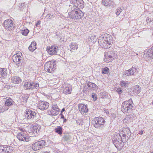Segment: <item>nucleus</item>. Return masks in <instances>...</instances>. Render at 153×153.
I'll return each mask as SVG.
<instances>
[{"label":"nucleus","instance_id":"1a4fd4ad","mask_svg":"<svg viewBox=\"0 0 153 153\" xmlns=\"http://www.w3.org/2000/svg\"><path fill=\"white\" fill-rule=\"evenodd\" d=\"M3 26L7 30L10 31L14 28L13 21L10 19H8L4 21L3 23Z\"/></svg>","mask_w":153,"mask_h":153},{"label":"nucleus","instance_id":"de8ad7c7","mask_svg":"<svg viewBox=\"0 0 153 153\" xmlns=\"http://www.w3.org/2000/svg\"><path fill=\"white\" fill-rule=\"evenodd\" d=\"M107 56H108V57L109 58V59H110L111 61L114 59V57L113 56L109 55H108Z\"/></svg>","mask_w":153,"mask_h":153},{"label":"nucleus","instance_id":"5701e85b","mask_svg":"<svg viewBox=\"0 0 153 153\" xmlns=\"http://www.w3.org/2000/svg\"><path fill=\"white\" fill-rule=\"evenodd\" d=\"M14 103L13 101L10 98L6 99L4 102V105L5 107L9 108L11 105H13Z\"/></svg>","mask_w":153,"mask_h":153},{"label":"nucleus","instance_id":"58836bf2","mask_svg":"<svg viewBox=\"0 0 153 153\" xmlns=\"http://www.w3.org/2000/svg\"><path fill=\"white\" fill-rule=\"evenodd\" d=\"M102 74H106L108 73L109 71V69L107 67H105L102 69Z\"/></svg>","mask_w":153,"mask_h":153},{"label":"nucleus","instance_id":"79ce46f5","mask_svg":"<svg viewBox=\"0 0 153 153\" xmlns=\"http://www.w3.org/2000/svg\"><path fill=\"white\" fill-rule=\"evenodd\" d=\"M46 17L47 19H52L53 18L54 16L53 15H51V14H48L46 16Z\"/></svg>","mask_w":153,"mask_h":153},{"label":"nucleus","instance_id":"774afa93","mask_svg":"<svg viewBox=\"0 0 153 153\" xmlns=\"http://www.w3.org/2000/svg\"><path fill=\"white\" fill-rule=\"evenodd\" d=\"M152 153H153V152Z\"/></svg>","mask_w":153,"mask_h":153},{"label":"nucleus","instance_id":"e2e57ef3","mask_svg":"<svg viewBox=\"0 0 153 153\" xmlns=\"http://www.w3.org/2000/svg\"><path fill=\"white\" fill-rule=\"evenodd\" d=\"M70 65H71L72 64H71V63H70Z\"/></svg>","mask_w":153,"mask_h":153},{"label":"nucleus","instance_id":"7c9ffc66","mask_svg":"<svg viewBox=\"0 0 153 153\" xmlns=\"http://www.w3.org/2000/svg\"><path fill=\"white\" fill-rule=\"evenodd\" d=\"M56 109H51V111L48 110V113L50 115H52L53 116L56 115L58 114L59 113V111H58L57 112H56Z\"/></svg>","mask_w":153,"mask_h":153},{"label":"nucleus","instance_id":"37998d69","mask_svg":"<svg viewBox=\"0 0 153 153\" xmlns=\"http://www.w3.org/2000/svg\"><path fill=\"white\" fill-rule=\"evenodd\" d=\"M104 60L107 62H108L111 61V60L110 59H109V58L108 57V56H106V55L105 56Z\"/></svg>","mask_w":153,"mask_h":153},{"label":"nucleus","instance_id":"13d9d810","mask_svg":"<svg viewBox=\"0 0 153 153\" xmlns=\"http://www.w3.org/2000/svg\"><path fill=\"white\" fill-rule=\"evenodd\" d=\"M67 119H64L63 120V122H65L67 121Z\"/></svg>","mask_w":153,"mask_h":153},{"label":"nucleus","instance_id":"6e6552de","mask_svg":"<svg viewBox=\"0 0 153 153\" xmlns=\"http://www.w3.org/2000/svg\"><path fill=\"white\" fill-rule=\"evenodd\" d=\"M71 5L78 8L82 9L83 8V1L82 0H69Z\"/></svg>","mask_w":153,"mask_h":153},{"label":"nucleus","instance_id":"c756f323","mask_svg":"<svg viewBox=\"0 0 153 153\" xmlns=\"http://www.w3.org/2000/svg\"><path fill=\"white\" fill-rule=\"evenodd\" d=\"M133 91L136 93H139L140 92L141 90V87L139 85H136L133 87Z\"/></svg>","mask_w":153,"mask_h":153},{"label":"nucleus","instance_id":"c85d7f7f","mask_svg":"<svg viewBox=\"0 0 153 153\" xmlns=\"http://www.w3.org/2000/svg\"><path fill=\"white\" fill-rule=\"evenodd\" d=\"M72 89L70 87H67L64 88L63 89V93L65 94H70L71 93Z\"/></svg>","mask_w":153,"mask_h":153},{"label":"nucleus","instance_id":"72a5a7b5","mask_svg":"<svg viewBox=\"0 0 153 153\" xmlns=\"http://www.w3.org/2000/svg\"><path fill=\"white\" fill-rule=\"evenodd\" d=\"M63 138L65 141H67L71 140L72 139V137L71 135L68 134H66L65 135Z\"/></svg>","mask_w":153,"mask_h":153},{"label":"nucleus","instance_id":"423d86ee","mask_svg":"<svg viewBox=\"0 0 153 153\" xmlns=\"http://www.w3.org/2000/svg\"><path fill=\"white\" fill-rule=\"evenodd\" d=\"M38 84L33 82L32 81L27 82L25 83L24 86L26 88V89L32 90L34 88L37 89L39 87Z\"/></svg>","mask_w":153,"mask_h":153},{"label":"nucleus","instance_id":"6e6d98bb","mask_svg":"<svg viewBox=\"0 0 153 153\" xmlns=\"http://www.w3.org/2000/svg\"><path fill=\"white\" fill-rule=\"evenodd\" d=\"M126 134L124 133V134L123 135V137H125L126 138Z\"/></svg>","mask_w":153,"mask_h":153},{"label":"nucleus","instance_id":"a211bd4d","mask_svg":"<svg viewBox=\"0 0 153 153\" xmlns=\"http://www.w3.org/2000/svg\"><path fill=\"white\" fill-rule=\"evenodd\" d=\"M136 68L132 67L128 70L125 71L124 72V74L126 76L132 75L134 74L135 72H136Z\"/></svg>","mask_w":153,"mask_h":153},{"label":"nucleus","instance_id":"052dcab7","mask_svg":"<svg viewBox=\"0 0 153 153\" xmlns=\"http://www.w3.org/2000/svg\"><path fill=\"white\" fill-rule=\"evenodd\" d=\"M115 146L116 148H117V146L116 145H115Z\"/></svg>","mask_w":153,"mask_h":153},{"label":"nucleus","instance_id":"2eb2a0df","mask_svg":"<svg viewBox=\"0 0 153 153\" xmlns=\"http://www.w3.org/2000/svg\"><path fill=\"white\" fill-rule=\"evenodd\" d=\"M38 107L41 110L47 109L49 106V103L46 102L40 101L39 102Z\"/></svg>","mask_w":153,"mask_h":153},{"label":"nucleus","instance_id":"e433bc0d","mask_svg":"<svg viewBox=\"0 0 153 153\" xmlns=\"http://www.w3.org/2000/svg\"><path fill=\"white\" fill-rule=\"evenodd\" d=\"M128 83L127 81H123L120 82V85L122 87H126Z\"/></svg>","mask_w":153,"mask_h":153},{"label":"nucleus","instance_id":"2f4dec72","mask_svg":"<svg viewBox=\"0 0 153 153\" xmlns=\"http://www.w3.org/2000/svg\"><path fill=\"white\" fill-rule=\"evenodd\" d=\"M39 126H34L31 129L33 133H39Z\"/></svg>","mask_w":153,"mask_h":153},{"label":"nucleus","instance_id":"49530a36","mask_svg":"<svg viewBox=\"0 0 153 153\" xmlns=\"http://www.w3.org/2000/svg\"><path fill=\"white\" fill-rule=\"evenodd\" d=\"M91 97H92L93 99V100L94 101L96 100L97 99V95L94 93H93L92 94Z\"/></svg>","mask_w":153,"mask_h":153},{"label":"nucleus","instance_id":"c9c22d12","mask_svg":"<svg viewBox=\"0 0 153 153\" xmlns=\"http://www.w3.org/2000/svg\"><path fill=\"white\" fill-rule=\"evenodd\" d=\"M29 32V30L27 29H24L21 31V33L24 36H26Z\"/></svg>","mask_w":153,"mask_h":153},{"label":"nucleus","instance_id":"c03bdc74","mask_svg":"<svg viewBox=\"0 0 153 153\" xmlns=\"http://www.w3.org/2000/svg\"><path fill=\"white\" fill-rule=\"evenodd\" d=\"M4 146H0V153H5L4 152Z\"/></svg>","mask_w":153,"mask_h":153},{"label":"nucleus","instance_id":"4c0bfd02","mask_svg":"<svg viewBox=\"0 0 153 153\" xmlns=\"http://www.w3.org/2000/svg\"><path fill=\"white\" fill-rule=\"evenodd\" d=\"M52 109H56V112H57L58 111H59V109L58 108V107L57 105V104H53L52 105Z\"/></svg>","mask_w":153,"mask_h":153},{"label":"nucleus","instance_id":"69168bd1","mask_svg":"<svg viewBox=\"0 0 153 153\" xmlns=\"http://www.w3.org/2000/svg\"><path fill=\"white\" fill-rule=\"evenodd\" d=\"M72 63H75V62H73Z\"/></svg>","mask_w":153,"mask_h":153},{"label":"nucleus","instance_id":"cd10ccee","mask_svg":"<svg viewBox=\"0 0 153 153\" xmlns=\"http://www.w3.org/2000/svg\"><path fill=\"white\" fill-rule=\"evenodd\" d=\"M4 152L6 153H11L13 151V147L10 146H4Z\"/></svg>","mask_w":153,"mask_h":153},{"label":"nucleus","instance_id":"ddd939ff","mask_svg":"<svg viewBox=\"0 0 153 153\" xmlns=\"http://www.w3.org/2000/svg\"><path fill=\"white\" fill-rule=\"evenodd\" d=\"M102 3L105 6L110 8H113L116 5L115 3L111 0H102Z\"/></svg>","mask_w":153,"mask_h":153},{"label":"nucleus","instance_id":"4468645a","mask_svg":"<svg viewBox=\"0 0 153 153\" xmlns=\"http://www.w3.org/2000/svg\"><path fill=\"white\" fill-rule=\"evenodd\" d=\"M78 108L82 114H84L85 113L87 112L88 111L87 105L84 104H80L78 105Z\"/></svg>","mask_w":153,"mask_h":153},{"label":"nucleus","instance_id":"864d4df0","mask_svg":"<svg viewBox=\"0 0 153 153\" xmlns=\"http://www.w3.org/2000/svg\"><path fill=\"white\" fill-rule=\"evenodd\" d=\"M60 115L61 116V118L62 119H64V117L63 115L62 114V113H61L60 114Z\"/></svg>","mask_w":153,"mask_h":153},{"label":"nucleus","instance_id":"aec40b11","mask_svg":"<svg viewBox=\"0 0 153 153\" xmlns=\"http://www.w3.org/2000/svg\"><path fill=\"white\" fill-rule=\"evenodd\" d=\"M7 76V69L6 68L0 69V78H5Z\"/></svg>","mask_w":153,"mask_h":153},{"label":"nucleus","instance_id":"4be33fe9","mask_svg":"<svg viewBox=\"0 0 153 153\" xmlns=\"http://www.w3.org/2000/svg\"><path fill=\"white\" fill-rule=\"evenodd\" d=\"M11 82L14 83L19 84L22 82L20 78L17 76H14L12 77L11 79Z\"/></svg>","mask_w":153,"mask_h":153},{"label":"nucleus","instance_id":"f03ea898","mask_svg":"<svg viewBox=\"0 0 153 153\" xmlns=\"http://www.w3.org/2000/svg\"><path fill=\"white\" fill-rule=\"evenodd\" d=\"M56 66V64L52 60L49 61L45 63L44 65V68L45 70L51 73L55 70V67Z\"/></svg>","mask_w":153,"mask_h":153},{"label":"nucleus","instance_id":"a18cd8bd","mask_svg":"<svg viewBox=\"0 0 153 153\" xmlns=\"http://www.w3.org/2000/svg\"><path fill=\"white\" fill-rule=\"evenodd\" d=\"M123 10V9L121 8H119L117 9V11L116 12V15L117 16H118L120 15V13L121 12L122 10Z\"/></svg>","mask_w":153,"mask_h":153},{"label":"nucleus","instance_id":"0e129e2a","mask_svg":"<svg viewBox=\"0 0 153 153\" xmlns=\"http://www.w3.org/2000/svg\"><path fill=\"white\" fill-rule=\"evenodd\" d=\"M76 66V65H74V66H73V67H75Z\"/></svg>","mask_w":153,"mask_h":153},{"label":"nucleus","instance_id":"a19ab883","mask_svg":"<svg viewBox=\"0 0 153 153\" xmlns=\"http://www.w3.org/2000/svg\"><path fill=\"white\" fill-rule=\"evenodd\" d=\"M9 109L7 107H0V111L1 112H3L5 111H6L8 110Z\"/></svg>","mask_w":153,"mask_h":153},{"label":"nucleus","instance_id":"6ab92c4d","mask_svg":"<svg viewBox=\"0 0 153 153\" xmlns=\"http://www.w3.org/2000/svg\"><path fill=\"white\" fill-rule=\"evenodd\" d=\"M98 42L100 44V45L102 46L104 48H107L110 47V46L108 45L107 42L104 39H103V38L102 40L100 39H99Z\"/></svg>","mask_w":153,"mask_h":153},{"label":"nucleus","instance_id":"f704fd0d","mask_svg":"<svg viewBox=\"0 0 153 153\" xmlns=\"http://www.w3.org/2000/svg\"><path fill=\"white\" fill-rule=\"evenodd\" d=\"M70 46L71 49H77L78 48V45L75 43H72Z\"/></svg>","mask_w":153,"mask_h":153},{"label":"nucleus","instance_id":"f8f14e48","mask_svg":"<svg viewBox=\"0 0 153 153\" xmlns=\"http://www.w3.org/2000/svg\"><path fill=\"white\" fill-rule=\"evenodd\" d=\"M17 138L20 140L27 142L30 140L29 136L23 132L19 133L17 136Z\"/></svg>","mask_w":153,"mask_h":153},{"label":"nucleus","instance_id":"8fccbe9b","mask_svg":"<svg viewBox=\"0 0 153 153\" xmlns=\"http://www.w3.org/2000/svg\"><path fill=\"white\" fill-rule=\"evenodd\" d=\"M121 141H122L123 143H124L126 141V138L125 137H123L122 138L121 137Z\"/></svg>","mask_w":153,"mask_h":153},{"label":"nucleus","instance_id":"09e8293b","mask_svg":"<svg viewBox=\"0 0 153 153\" xmlns=\"http://www.w3.org/2000/svg\"><path fill=\"white\" fill-rule=\"evenodd\" d=\"M116 91L119 93V94H120L122 91V90L120 88H118L116 90Z\"/></svg>","mask_w":153,"mask_h":153},{"label":"nucleus","instance_id":"393cba45","mask_svg":"<svg viewBox=\"0 0 153 153\" xmlns=\"http://www.w3.org/2000/svg\"><path fill=\"white\" fill-rule=\"evenodd\" d=\"M122 131L123 133L126 134L127 135V137H129L131 134V132L130 131V130L129 128L128 127L124 128H123Z\"/></svg>","mask_w":153,"mask_h":153},{"label":"nucleus","instance_id":"ea45409f","mask_svg":"<svg viewBox=\"0 0 153 153\" xmlns=\"http://www.w3.org/2000/svg\"><path fill=\"white\" fill-rule=\"evenodd\" d=\"M76 123L80 126H82L83 123V120L81 119H78L76 121Z\"/></svg>","mask_w":153,"mask_h":153},{"label":"nucleus","instance_id":"7ed1b4c3","mask_svg":"<svg viewBox=\"0 0 153 153\" xmlns=\"http://www.w3.org/2000/svg\"><path fill=\"white\" fill-rule=\"evenodd\" d=\"M94 127L97 128L101 125H103L105 123L104 119L101 117H95L92 122Z\"/></svg>","mask_w":153,"mask_h":153},{"label":"nucleus","instance_id":"3c124183","mask_svg":"<svg viewBox=\"0 0 153 153\" xmlns=\"http://www.w3.org/2000/svg\"><path fill=\"white\" fill-rule=\"evenodd\" d=\"M152 21V19L150 18L149 17L147 18L146 19V22L147 23L151 22Z\"/></svg>","mask_w":153,"mask_h":153},{"label":"nucleus","instance_id":"f257e3e1","mask_svg":"<svg viewBox=\"0 0 153 153\" xmlns=\"http://www.w3.org/2000/svg\"><path fill=\"white\" fill-rule=\"evenodd\" d=\"M131 99L129 101H125L121 105L122 110L124 113H129L132 110L133 107Z\"/></svg>","mask_w":153,"mask_h":153},{"label":"nucleus","instance_id":"dca6fc26","mask_svg":"<svg viewBox=\"0 0 153 153\" xmlns=\"http://www.w3.org/2000/svg\"><path fill=\"white\" fill-rule=\"evenodd\" d=\"M103 38L107 42L108 45L110 46L111 43L113 42L112 37L109 34H105Z\"/></svg>","mask_w":153,"mask_h":153},{"label":"nucleus","instance_id":"0eeeda50","mask_svg":"<svg viewBox=\"0 0 153 153\" xmlns=\"http://www.w3.org/2000/svg\"><path fill=\"white\" fill-rule=\"evenodd\" d=\"M22 53L19 52L14 54L13 56V61L15 62L16 65L19 66V65L22 62Z\"/></svg>","mask_w":153,"mask_h":153},{"label":"nucleus","instance_id":"4d7b16f0","mask_svg":"<svg viewBox=\"0 0 153 153\" xmlns=\"http://www.w3.org/2000/svg\"><path fill=\"white\" fill-rule=\"evenodd\" d=\"M65 111V109L64 108H63L61 111V113H62V112Z\"/></svg>","mask_w":153,"mask_h":153},{"label":"nucleus","instance_id":"9b49d317","mask_svg":"<svg viewBox=\"0 0 153 153\" xmlns=\"http://www.w3.org/2000/svg\"><path fill=\"white\" fill-rule=\"evenodd\" d=\"M36 113L31 110L27 109L26 111L25 117L27 119H33L36 117Z\"/></svg>","mask_w":153,"mask_h":153},{"label":"nucleus","instance_id":"a878e982","mask_svg":"<svg viewBox=\"0 0 153 153\" xmlns=\"http://www.w3.org/2000/svg\"><path fill=\"white\" fill-rule=\"evenodd\" d=\"M36 44L35 41L32 42L30 45L29 47V50L31 51H33L36 49Z\"/></svg>","mask_w":153,"mask_h":153},{"label":"nucleus","instance_id":"338daca9","mask_svg":"<svg viewBox=\"0 0 153 153\" xmlns=\"http://www.w3.org/2000/svg\"><path fill=\"white\" fill-rule=\"evenodd\" d=\"M132 71H133V70H131V72H132Z\"/></svg>","mask_w":153,"mask_h":153},{"label":"nucleus","instance_id":"20e7f679","mask_svg":"<svg viewBox=\"0 0 153 153\" xmlns=\"http://www.w3.org/2000/svg\"><path fill=\"white\" fill-rule=\"evenodd\" d=\"M45 141L43 140L36 142L32 145V149L34 151L39 150L45 146Z\"/></svg>","mask_w":153,"mask_h":153},{"label":"nucleus","instance_id":"bf43d9fd","mask_svg":"<svg viewBox=\"0 0 153 153\" xmlns=\"http://www.w3.org/2000/svg\"><path fill=\"white\" fill-rule=\"evenodd\" d=\"M39 23L38 22L36 24V26H37V25H39Z\"/></svg>","mask_w":153,"mask_h":153},{"label":"nucleus","instance_id":"b1692460","mask_svg":"<svg viewBox=\"0 0 153 153\" xmlns=\"http://www.w3.org/2000/svg\"><path fill=\"white\" fill-rule=\"evenodd\" d=\"M134 117V114H131L126 116V118L124 119V121L125 122H129L131 121L132 118Z\"/></svg>","mask_w":153,"mask_h":153},{"label":"nucleus","instance_id":"bb28decb","mask_svg":"<svg viewBox=\"0 0 153 153\" xmlns=\"http://www.w3.org/2000/svg\"><path fill=\"white\" fill-rule=\"evenodd\" d=\"M87 85L88 88H89L90 89H96L97 87L95 84L90 82H88L87 84Z\"/></svg>","mask_w":153,"mask_h":153},{"label":"nucleus","instance_id":"603ef678","mask_svg":"<svg viewBox=\"0 0 153 153\" xmlns=\"http://www.w3.org/2000/svg\"><path fill=\"white\" fill-rule=\"evenodd\" d=\"M28 98V97H27V96H26L25 97H24V100H25V101H24L26 102H27V100Z\"/></svg>","mask_w":153,"mask_h":153},{"label":"nucleus","instance_id":"39448f33","mask_svg":"<svg viewBox=\"0 0 153 153\" xmlns=\"http://www.w3.org/2000/svg\"><path fill=\"white\" fill-rule=\"evenodd\" d=\"M47 51L48 53L51 55L59 54V50L58 47L57 46L52 45L51 47L48 46L47 48Z\"/></svg>","mask_w":153,"mask_h":153},{"label":"nucleus","instance_id":"680f3d73","mask_svg":"<svg viewBox=\"0 0 153 153\" xmlns=\"http://www.w3.org/2000/svg\"><path fill=\"white\" fill-rule=\"evenodd\" d=\"M152 103L153 105V101L152 102Z\"/></svg>","mask_w":153,"mask_h":153},{"label":"nucleus","instance_id":"f3484780","mask_svg":"<svg viewBox=\"0 0 153 153\" xmlns=\"http://www.w3.org/2000/svg\"><path fill=\"white\" fill-rule=\"evenodd\" d=\"M83 13L81 10L78 9L77 13L75 15V16H74L72 18V19H79L83 17Z\"/></svg>","mask_w":153,"mask_h":153},{"label":"nucleus","instance_id":"5fc2aeb1","mask_svg":"<svg viewBox=\"0 0 153 153\" xmlns=\"http://www.w3.org/2000/svg\"><path fill=\"white\" fill-rule=\"evenodd\" d=\"M143 131L142 130H141L140 131L139 133V134H143Z\"/></svg>","mask_w":153,"mask_h":153},{"label":"nucleus","instance_id":"473e14b6","mask_svg":"<svg viewBox=\"0 0 153 153\" xmlns=\"http://www.w3.org/2000/svg\"><path fill=\"white\" fill-rule=\"evenodd\" d=\"M55 132L59 134H61L62 133V128L60 126H59L55 129Z\"/></svg>","mask_w":153,"mask_h":153},{"label":"nucleus","instance_id":"9d476101","mask_svg":"<svg viewBox=\"0 0 153 153\" xmlns=\"http://www.w3.org/2000/svg\"><path fill=\"white\" fill-rule=\"evenodd\" d=\"M69 7V11L68 14L69 17L72 19V18L74 16H75L79 9L77 7H76L73 6L72 5H70Z\"/></svg>","mask_w":153,"mask_h":153},{"label":"nucleus","instance_id":"412c9836","mask_svg":"<svg viewBox=\"0 0 153 153\" xmlns=\"http://www.w3.org/2000/svg\"><path fill=\"white\" fill-rule=\"evenodd\" d=\"M147 57L150 58H153V46L151 49H149L145 53Z\"/></svg>","mask_w":153,"mask_h":153}]
</instances>
